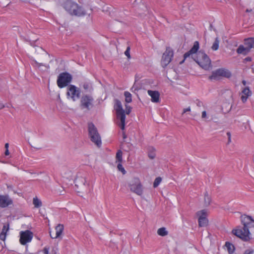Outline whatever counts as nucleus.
<instances>
[{
    "label": "nucleus",
    "instance_id": "nucleus-1",
    "mask_svg": "<svg viewBox=\"0 0 254 254\" xmlns=\"http://www.w3.org/2000/svg\"><path fill=\"white\" fill-rule=\"evenodd\" d=\"M199 48V43L195 41L191 49L184 54V59L191 56L194 61L202 68L208 70L211 67V61L207 55L203 52L197 51Z\"/></svg>",
    "mask_w": 254,
    "mask_h": 254
},
{
    "label": "nucleus",
    "instance_id": "nucleus-2",
    "mask_svg": "<svg viewBox=\"0 0 254 254\" xmlns=\"http://www.w3.org/2000/svg\"><path fill=\"white\" fill-rule=\"evenodd\" d=\"M242 222L243 224V229L236 228L233 230L234 235L244 241H248L251 239V234L249 228L254 227V220L251 216L244 215L242 217Z\"/></svg>",
    "mask_w": 254,
    "mask_h": 254
},
{
    "label": "nucleus",
    "instance_id": "nucleus-3",
    "mask_svg": "<svg viewBox=\"0 0 254 254\" xmlns=\"http://www.w3.org/2000/svg\"><path fill=\"white\" fill-rule=\"evenodd\" d=\"M64 8L70 14L76 16H82L85 15L84 10L76 3L70 0H66L64 3Z\"/></svg>",
    "mask_w": 254,
    "mask_h": 254
},
{
    "label": "nucleus",
    "instance_id": "nucleus-4",
    "mask_svg": "<svg viewBox=\"0 0 254 254\" xmlns=\"http://www.w3.org/2000/svg\"><path fill=\"white\" fill-rule=\"evenodd\" d=\"M127 187L129 190L136 194L141 196L143 194V187L140 180L138 177H133L127 182Z\"/></svg>",
    "mask_w": 254,
    "mask_h": 254
},
{
    "label": "nucleus",
    "instance_id": "nucleus-5",
    "mask_svg": "<svg viewBox=\"0 0 254 254\" xmlns=\"http://www.w3.org/2000/svg\"><path fill=\"white\" fill-rule=\"evenodd\" d=\"M114 109L116 111L117 119L120 121V123L118 124V125L120 127L122 130H124L125 127L126 115L121 101L118 100L115 101Z\"/></svg>",
    "mask_w": 254,
    "mask_h": 254
},
{
    "label": "nucleus",
    "instance_id": "nucleus-6",
    "mask_svg": "<svg viewBox=\"0 0 254 254\" xmlns=\"http://www.w3.org/2000/svg\"><path fill=\"white\" fill-rule=\"evenodd\" d=\"M88 133L91 140L97 146L101 145V139L100 134L95 126L92 123L88 124Z\"/></svg>",
    "mask_w": 254,
    "mask_h": 254
},
{
    "label": "nucleus",
    "instance_id": "nucleus-7",
    "mask_svg": "<svg viewBox=\"0 0 254 254\" xmlns=\"http://www.w3.org/2000/svg\"><path fill=\"white\" fill-rule=\"evenodd\" d=\"M72 80V76L67 72H63L59 74L57 79V85L60 88L66 86Z\"/></svg>",
    "mask_w": 254,
    "mask_h": 254
},
{
    "label": "nucleus",
    "instance_id": "nucleus-8",
    "mask_svg": "<svg viewBox=\"0 0 254 254\" xmlns=\"http://www.w3.org/2000/svg\"><path fill=\"white\" fill-rule=\"evenodd\" d=\"M67 97L68 99L75 101L79 99L80 91L79 88L73 85H70L67 89Z\"/></svg>",
    "mask_w": 254,
    "mask_h": 254
},
{
    "label": "nucleus",
    "instance_id": "nucleus-9",
    "mask_svg": "<svg viewBox=\"0 0 254 254\" xmlns=\"http://www.w3.org/2000/svg\"><path fill=\"white\" fill-rule=\"evenodd\" d=\"M19 242L22 245L30 243L33 237V233L30 230L20 231L19 233Z\"/></svg>",
    "mask_w": 254,
    "mask_h": 254
},
{
    "label": "nucleus",
    "instance_id": "nucleus-10",
    "mask_svg": "<svg viewBox=\"0 0 254 254\" xmlns=\"http://www.w3.org/2000/svg\"><path fill=\"white\" fill-rule=\"evenodd\" d=\"M94 98L90 95H83L80 100V104L82 108L90 110L93 107Z\"/></svg>",
    "mask_w": 254,
    "mask_h": 254
},
{
    "label": "nucleus",
    "instance_id": "nucleus-11",
    "mask_svg": "<svg viewBox=\"0 0 254 254\" xmlns=\"http://www.w3.org/2000/svg\"><path fill=\"white\" fill-rule=\"evenodd\" d=\"M231 75L230 71L225 68H219L217 70L213 71L212 74L209 76V79L211 80L217 79L219 77H230Z\"/></svg>",
    "mask_w": 254,
    "mask_h": 254
},
{
    "label": "nucleus",
    "instance_id": "nucleus-12",
    "mask_svg": "<svg viewBox=\"0 0 254 254\" xmlns=\"http://www.w3.org/2000/svg\"><path fill=\"white\" fill-rule=\"evenodd\" d=\"M173 56V52L170 48H167L162 56L161 64L163 67L167 66L171 61Z\"/></svg>",
    "mask_w": 254,
    "mask_h": 254
},
{
    "label": "nucleus",
    "instance_id": "nucleus-13",
    "mask_svg": "<svg viewBox=\"0 0 254 254\" xmlns=\"http://www.w3.org/2000/svg\"><path fill=\"white\" fill-rule=\"evenodd\" d=\"M13 200L8 195H0V207L5 208L12 204Z\"/></svg>",
    "mask_w": 254,
    "mask_h": 254
},
{
    "label": "nucleus",
    "instance_id": "nucleus-14",
    "mask_svg": "<svg viewBox=\"0 0 254 254\" xmlns=\"http://www.w3.org/2000/svg\"><path fill=\"white\" fill-rule=\"evenodd\" d=\"M252 95V92L248 86L242 87L240 93L241 100L243 103L247 102L248 99Z\"/></svg>",
    "mask_w": 254,
    "mask_h": 254
},
{
    "label": "nucleus",
    "instance_id": "nucleus-15",
    "mask_svg": "<svg viewBox=\"0 0 254 254\" xmlns=\"http://www.w3.org/2000/svg\"><path fill=\"white\" fill-rule=\"evenodd\" d=\"M148 94L151 97V100L154 103H158L160 101V93L157 91L148 90Z\"/></svg>",
    "mask_w": 254,
    "mask_h": 254
},
{
    "label": "nucleus",
    "instance_id": "nucleus-16",
    "mask_svg": "<svg viewBox=\"0 0 254 254\" xmlns=\"http://www.w3.org/2000/svg\"><path fill=\"white\" fill-rule=\"evenodd\" d=\"M64 226L63 224H58L55 228L56 230V236L55 237H53L51 234L50 233V236L52 239H57L61 237L63 232L64 231Z\"/></svg>",
    "mask_w": 254,
    "mask_h": 254
},
{
    "label": "nucleus",
    "instance_id": "nucleus-17",
    "mask_svg": "<svg viewBox=\"0 0 254 254\" xmlns=\"http://www.w3.org/2000/svg\"><path fill=\"white\" fill-rule=\"evenodd\" d=\"M9 230V226L8 225H4L2 229V231L0 233V239L3 241L5 240L6 237L7 232Z\"/></svg>",
    "mask_w": 254,
    "mask_h": 254
},
{
    "label": "nucleus",
    "instance_id": "nucleus-18",
    "mask_svg": "<svg viewBox=\"0 0 254 254\" xmlns=\"http://www.w3.org/2000/svg\"><path fill=\"white\" fill-rule=\"evenodd\" d=\"M250 50L247 48V46L244 45H240L237 50V52L240 54L247 55L249 52Z\"/></svg>",
    "mask_w": 254,
    "mask_h": 254
},
{
    "label": "nucleus",
    "instance_id": "nucleus-19",
    "mask_svg": "<svg viewBox=\"0 0 254 254\" xmlns=\"http://www.w3.org/2000/svg\"><path fill=\"white\" fill-rule=\"evenodd\" d=\"M82 87L85 92H90L93 90L92 84L90 81H85L82 84Z\"/></svg>",
    "mask_w": 254,
    "mask_h": 254
},
{
    "label": "nucleus",
    "instance_id": "nucleus-20",
    "mask_svg": "<svg viewBox=\"0 0 254 254\" xmlns=\"http://www.w3.org/2000/svg\"><path fill=\"white\" fill-rule=\"evenodd\" d=\"M245 45L250 50L252 48H254V38H250L246 39L245 41Z\"/></svg>",
    "mask_w": 254,
    "mask_h": 254
},
{
    "label": "nucleus",
    "instance_id": "nucleus-21",
    "mask_svg": "<svg viewBox=\"0 0 254 254\" xmlns=\"http://www.w3.org/2000/svg\"><path fill=\"white\" fill-rule=\"evenodd\" d=\"M225 246L229 254H232L235 251L234 246L230 242H226Z\"/></svg>",
    "mask_w": 254,
    "mask_h": 254
},
{
    "label": "nucleus",
    "instance_id": "nucleus-22",
    "mask_svg": "<svg viewBox=\"0 0 254 254\" xmlns=\"http://www.w3.org/2000/svg\"><path fill=\"white\" fill-rule=\"evenodd\" d=\"M148 155L150 159H154L156 156L155 149L153 147L149 146L148 149Z\"/></svg>",
    "mask_w": 254,
    "mask_h": 254
},
{
    "label": "nucleus",
    "instance_id": "nucleus-23",
    "mask_svg": "<svg viewBox=\"0 0 254 254\" xmlns=\"http://www.w3.org/2000/svg\"><path fill=\"white\" fill-rule=\"evenodd\" d=\"M31 64L32 65H33L34 67H35L36 68H41L42 67H44L45 68H46V66L41 63H38L36 61L34 60H32L31 61Z\"/></svg>",
    "mask_w": 254,
    "mask_h": 254
},
{
    "label": "nucleus",
    "instance_id": "nucleus-24",
    "mask_svg": "<svg viewBox=\"0 0 254 254\" xmlns=\"http://www.w3.org/2000/svg\"><path fill=\"white\" fill-rule=\"evenodd\" d=\"M198 218H206L207 215V211L205 209L201 210L199 211L196 213Z\"/></svg>",
    "mask_w": 254,
    "mask_h": 254
},
{
    "label": "nucleus",
    "instance_id": "nucleus-25",
    "mask_svg": "<svg viewBox=\"0 0 254 254\" xmlns=\"http://www.w3.org/2000/svg\"><path fill=\"white\" fill-rule=\"evenodd\" d=\"M33 203L36 208H39L42 205V201L37 197L33 198Z\"/></svg>",
    "mask_w": 254,
    "mask_h": 254
},
{
    "label": "nucleus",
    "instance_id": "nucleus-26",
    "mask_svg": "<svg viewBox=\"0 0 254 254\" xmlns=\"http://www.w3.org/2000/svg\"><path fill=\"white\" fill-rule=\"evenodd\" d=\"M124 96L126 103H129L132 102V95L129 92L125 91L124 92Z\"/></svg>",
    "mask_w": 254,
    "mask_h": 254
},
{
    "label": "nucleus",
    "instance_id": "nucleus-27",
    "mask_svg": "<svg viewBox=\"0 0 254 254\" xmlns=\"http://www.w3.org/2000/svg\"><path fill=\"white\" fill-rule=\"evenodd\" d=\"M157 234L161 236H165L168 235V231L164 227H162L158 229Z\"/></svg>",
    "mask_w": 254,
    "mask_h": 254
},
{
    "label": "nucleus",
    "instance_id": "nucleus-28",
    "mask_svg": "<svg viewBox=\"0 0 254 254\" xmlns=\"http://www.w3.org/2000/svg\"><path fill=\"white\" fill-rule=\"evenodd\" d=\"M198 224L200 227L206 226L208 224L207 218H198Z\"/></svg>",
    "mask_w": 254,
    "mask_h": 254
},
{
    "label": "nucleus",
    "instance_id": "nucleus-29",
    "mask_svg": "<svg viewBox=\"0 0 254 254\" xmlns=\"http://www.w3.org/2000/svg\"><path fill=\"white\" fill-rule=\"evenodd\" d=\"M123 152L121 150H118L116 153V162L122 163L123 159H122Z\"/></svg>",
    "mask_w": 254,
    "mask_h": 254
},
{
    "label": "nucleus",
    "instance_id": "nucleus-30",
    "mask_svg": "<svg viewBox=\"0 0 254 254\" xmlns=\"http://www.w3.org/2000/svg\"><path fill=\"white\" fill-rule=\"evenodd\" d=\"M219 40L218 38H215V41L213 43L211 49L213 51H216L219 48Z\"/></svg>",
    "mask_w": 254,
    "mask_h": 254
},
{
    "label": "nucleus",
    "instance_id": "nucleus-31",
    "mask_svg": "<svg viewBox=\"0 0 254 254\" xmlns=\"http://www.w3.org/2000/svg\"><path fill=\"white\" fill-rule=\"evenodd\" d=\"M211 202V198L206 193L204 195V204L205 206H208Z\"/></svg>",
    "mask_w": 254,
    "mask_h": 254
},
{
    "label": "nucleus",
    "instance_id": "nucleus-32",
    "mask_svg": "<svg viewBox=\"0 0 254 254\" xmlns=\"http://www.w3.org/2000/svg\"><path fill=\"white\" fill-rule=\"evenodd\" d=\"M161 181H162V179L161 177L156 178L154 182L153 187L154 188L157 187L159 185V184H160Z\"/></svg>",
    "mask_w": 254,
    "mask_h": 254
},
{
    "label": "nucleus",
    "instance_id": "nucleus-33",
    "mask_svg": "<svg viewBox=\"0 0 254 254\" xmlns=\"http://www.w3.org/2000/svg\"><path fill=\"white\" fill-rule=\"evenodd\" d=\"M117 168L119 170V171H121L123 173V174L124 175L126 173V171L124 168L123 167L121 163H118L117 165Z\"/></svg>",
    "mask_w": 254,
    "mask_h": 254
},
{
    "label": "nucleus",
    "instance_id": "nucleus-34",
    "mask_svg": "<svg viewBox=\"0 0 254 254\" xmlns=\"http://www.w3.org/2000/svg\"><path fill=\"white\" fill-rule=\"evenodd\" d=\"M125 55L128 58V59L130 58V48L129 47H127V50H126L125 52Z\"/></svg>",
    "mask_w": 254,
    "mask_h": 254
},
{
    "label": "nucleus",
    "instance_id": "nucleus-35",
    "mask_svg": "<svg viewBox=\"0 0 254 254\" xmlns=\"http://www.w3.org/2000/svg\"><path fill=\"white\" fill-rule=\"evenodd\" d=\"M131 108L128 105H126V113L127 114H129L131 112Z\"/></svg>",
    "mask_w": 254,
    "mask_h": 254
},
{
    "label": "nucleus",
    "instance_id": "nucleus-36",
    "mask_svg": "<svg viewBox=\"0 0 254 254\" xmlns=\"http://www.w3.org/2000/svg\"><path fill=\"white\" fill-rule=\"evenodd\" d=\"M254 250L252 249L247 250L244 254H253Z\"/></svg>",
    "mask_w": 254,
    "mask_h": 254
},
{
    "label": "nucleus",
    "instance_id": "nucleus-37",
    "mask_svg": "<svg viewBox=\"0 0 254 254\" xmlns=\"http://www.w3.org/2000/svg\"><path fill=\"white\" fill-rule=\"evenodd\" d=\"M49 248H45L42 252L44 254H49Z\"/></svg>",
    "mask_w": 254,
    "mask_h": 254
},
{
    "label": "nucleus",
    "instance_id": "nucleus-38",
    "mask_svg": "<svg viewBox=\"0 0 254 254\" xmlns=\"http://www.w3.org/2000/svg\"><path fill=\"white\" fill-rule=\"evenodd\" d=\"M201 117L202 119L207 118L206 111H203L202 113Z\"/></svg>",
    "mask_w": 254,
    "mask_h": 254
},
{
    "label": "nucleus",
    "instance_id": "nucleus-39",
    "mask_svg": "<svg viewBox=\"0 0 254 254\" xmlns=\"http://www.w3.org/2000/svg\"><path fill=\"white\" fill-rule=\"evenodd\" d=\"M190 107H189L188 108L184 109L183 114L186 113L187 112H190Z\"/></svg>",
    "mask_w": 254,
    "mask_h": 254
},
{
    "label": "nucleus",
    "instance_id": "nucleus-40",
    "mask_svg": "<svg viewBox=\"0 0 254 254\" xmlns=\"http://www.w3.org/2000/svg\"><path fill=\"white\" fill-rule=\"evenodd\" d=\"M4 154L6 156H7L9 154V152L8 149H5Z\"/></svg>",
    "mask_w": 254,
    "mask_h": 254
},
{
    "label": "nucleus",
    "instance_id": "nucleus-41",
    "mask_svg": "<svg viewBox=\"0 0 254 254\" xmlns=\"http://www.w3.org/2000/svg\"><path fill=\"white\" fill-rule=\"evenodd\" d=\"M4 107V105L1 102H0V110L2 109Z\"/></svg>",
    "mask_w": 254,
    "mask_h": 254
},
{
    "label": "nucleus",
    "instance_id": "nucleus-42",
    "mask_svg": "<svg viewBox=\"0 0 254 254\" xmlns=\"http://www.w3.org/2000/svg\"><path fill=\"white\" fill-rule=\"evenodd\" d=\"M4 147H5V149H8V147H9L8 143H5Z\"/></svg>",
    "mask_w": 254,
    "mask_h": 254
},
{
    "label": "nucleus",
    "instance_id": "nucleus-43",
    "mask_svg": "<svg viewBox=\"0 0 254 254\" xmlns=\"http://www.w3.org/2000/svg\"><path fill=\"white\" fill-rule=\"evenodd\" d=\"M227 135L228 136V138H230L231 137V133L230 132H227Z\"/></svg>",
    "mask_w": 254,
    "mask_h": 254
},
{
    "label": "nucleus",
    "instance_id": "nucleus-44",
    "mask_svg": "<svg viewBox=\"0 0 254 254\" xmlns=\"http://www.w3.org/2000/svg\"><path fill=\"white\" fill-rule=\"evenodd\" d=\"M242 83L243 84V85L245 86V87L246 86V85L247 84V82L245 81V80H243L242 81Z\"/></svg>",
    "mask_w": 254,
    "mask_h": 254
},
{
    "label": "nucleus",
    "instance_id": "nucleus-45",
    "mask_svg": "<svg viewBox=\"0 0 254 254\" xmlns=\"http://www.w3.org/2000/svg\"><path fill=\"white\" fill-rule=\"evenodd\" d=\"M251 11H252V9H250V10L249 9H247L246 10V12H251Z\"/></svg>",
    "mask_w": 254,
    "mask_h": 254
},
{
    "label": "nucleus",
    "instance_id": "nucleus-46",
    "mask_svg": "<svg viewBox=\"0 0 254 254\" xmlns=\"http://www.w3.org/2000/svg\"><path fill=\"white\" fill-rule=\"evenodd\" d=\"M231 141V137L230 138H228V142H230Z\"/></svg>",
    "mask_w": 254,
    "mask_h": 254
},
{
    "label": "nucleus",
    "instance_id": "nucleus-47",
    "mask_svg": "<svg viewBox=\"0 0 254 254\" xmlns=\"http://www.w3.org/2000/svg\"><path fill=\"white\" fill-rule=\"evenodd\" d=\"M246 60L247 61H250V58H246Z\"/></svg>",
    "mask_w": 254,
    "mask_h": 254
}]
</instances>
